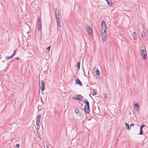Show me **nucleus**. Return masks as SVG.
Here are the masks:
<instances>
[{
	"label": "nucleus",
	"mask_w": 148,
	"mask_h": 148,
	"mask_svg": "<svg viewBox=\"0 0 148 148\" xmlns=\"http://www.w3.org/2000/svg\"><path fill=\"white\" fill-rule=\"evenodd\" d=\"M101 37L102 40L104 42L106 41V25L104 21H102L101 22Z\"/></svg>",
	"instance_id": "obj_1"
},
{
	"label": "nucleus",
	"mask_w": 148,
	"mask_h": 148,
	"mask_svg": "<svg viewBox=\"0 0 148 148\" xmlns=\"http://www.w3.org/2000/svg\"><path fill=\"white\" fill-rule=\"evenodd\" d=\"M142 52H141V54L142 57L143 58V59L145 60L146 59L147 53L146 50H144V49H142Z\"/></svg>",
	"instance_id": "obj_2"
},
{
	"label": "nucleus",
	"mask_w": 148,
	"mask_h": 148,
	"mask_svg": "<svg viewBox=\"0 0 148 148\" xmlns=\"http://www.w3.org/2000/svg\"><path fill=\"white\" fill-rule=\"evenodd\" d=\"M90 109L89 105H85L84 107V110L86 114H88Z\"/></svg>",
	"instance_id": "obj_3"
},
{
	"label": "nucleus",
	"mask_w": 148,
	"mask_h": 148,
	"mask_svg": "<svg viewBox=\"0 0 148 148\" xmlns=\"http://www.w3.org/2000/svg\"><path fill=\"white\" fill-rule=\"evenodd\" d=\"M88 29V33L91 35H92V28L91 27L88 26L87 27Z\"/></svg>",
	"instance_id": "obj_4"
},
{
	"label": "nucleus",
	"mask_w": 148,
	"mask_h": 148,
	"mask_svg": "<svg viewBox=\"0 0 148 148\" xmlns=\"http://www.w3.org/2000/svg\"><path fill=\"white\" fill-rule=\"evenodd\" d=\"M75 112L78 116L81 117L82 116L81 114L77 108L75 109Z\"/></svg>",
	"instance_id": "obj_5"
},
{
	"label": "nucleus",
	"mask_w": 148,
	"mask_h": 148,
	"mask_svg": "<svg viewBox=\"0 0 148 148\" xmlns=\"http://www.w3.org/2000/svg\"><path fill=\"white\" fill-rule=\"evenodd\" d=\"M75 84L79 85L81 86H83L81 82L79 79H76L75 81Z\"/></svg>",
	"instance_id": "obj_6"
},
{
	"label": "nucleus",
	"mask_w": 148,
	"mask_h": 148,
	"mask_svg": "<svg viewBox=\"0 0 148 148\" xmlns=\"http://www.w3.org/2000/svg\"><path fill=\"white\" fill-rule=\"evenodd\" d=\"M41 116V115L40 114H39L36 117V122L38 123H40Z\"/></svg>",
	"instance_id": "obj_7"
},
{
	"label": "nucleus",
	"mask_w": 148,
	"mask_h": 148,
	"mask_svg": "<svg viewBox=\"0 0 148 148\" xmlns=\"http://www.w3.org/2000/svg\"><path fill=\"white\" fill-rule=\"evenodd\" d=\"M147 33V32L146 31L143 30L142 32V36L143 37H145Z\"/></svg>",
	"instance_id": "obj_8"
},
{
	"label": "nucleus",
	"mask_w": 148,
	"mask_h": 148,
	"mask_svg": "<svg viewBox=\"0 0 148 148\" xmlns=\"http://www.w3.org/2000/svg\"><path fill=\"white\" fill-rule=\"evenodd\" d=\"M55 13L56 14V16H59L60 15L59 13V11L58 10V9L57 8H56L55 9Z\"/></svg>",
	"instance_id": "obj_9"
},
{
	"label": "nucleus",
	"mask_w": 148,
	"mask_h": 148,
	"mask_svg": "<svg viewBox=\"0 0 148 148\" xmlns=\"http://www.w3.org/2000/svg\"><path fill=\"white\" fill-rule=\"evenodd\" d=\"M134 107H135V109L136 110H138L139 109V105L137 103L135 104L134 105Z\"/></svg>",
	"instance_id": "obj_10"
},
{
	"label": "nucleus",
	"mask_w": 148,
	"mask_h": 148,
	"mask_svg": "<svg viewBox=\"0 0 148 148\" xmlns=\"http://www.w3.org/2000/svg\"><path fill=\"white\" fill-rule=\"evenodd\" d=\"M77 98H79V99H80H80L78 100L80 101H82L83 99V97H82V95H77Z\"/></svg>",
	"instance_id": "obj_11"
},
{
	"label": "nucleus",
	"mask_w": 148,
	"mask_h": 148,
	"mask_svg": "<svg viewBox=\"0 0 148 148\" xmlns=\"http://www.w3.org/2000/svg\"><path fill=\"white\" fill-rule=\"evenodd\" d=\"M125 127L126 129H128L129 130H130L131 129V127H129V125L127 123H125Z\"/></svg>",
	"instance_id": "obj_12"
},
{
	"label": "nucleus",
	"mask_w": 148,
	"mask_h": 148,
	"mask_svg": "<svg viewBox=\"0 0 148 148\" xmlns=\"http://www.w3.org/2000/svg\"><path fill=\"white\" fill-rule=\"evenodd\" d=\"M132 36L134 39L135 40H137L136 34L135 32H134L133 33Z\"/></svg>",
	"instance_id": "obj_13"
},
{
	"label": "nucleus",
	"mask_w": 148,
	"mask_h": 148,
	"mask_svg": "<svg viewBox=\"0 0 148 148\" xmlns=\"http://www.w3.org/2000/svg\"><path fill=\"white\" fill-rule=\"evenodd\" d=\"M95 74L97 76H99L100 75V72L98 69H97L95 71Z\"/></svg>",
	"instance_id": "obj_14"
},
{
	"label": "nucleus",
	"mask_w": 148,
	"mask_h": 148,
	"mask_svg": "<svg viewBox=\"0 0 148 148\" xmlns=\"http://www.w3.org/2000/svg\"><path fill=\"white\" fill-rule=\"evenodd\" d=\"M108 4L110 6H112V3L111 0H108L106 1Z\"/></svg>",
	"instance_id": "obj_15"
},
{
	"label": "nucleus",
	"mask_w": 148,
	"mask_h": 148,
	"mask_svg": "<svg viewBox=\"0 0 148 148\" xmlns=\"http://www.w3.org/2000/svg\"><path fill=\"white\" fill-rule=\"evenodd\" d=\"M38 123V122H36V127H37L36 129H37V131H38V130H39V128L40 127V125H39V123Z\"/></svg>",
	"instance_id": "obj_16"
},
{
	"label": "nucleus",
	"mask_w": 148,
	"mask_h": 148,
	"mask_svg": "<svg viewBox=\"0 0 148 148\" xmlns=\"http://www.w3.org/2000/svg\"><path fill=\"white\" fill-rule=\"evenodd\" d=\"M84 103H85L86 105H89V103L87 100L86 99H84Z\"/></svg>",
	"instance_id": "obj_17"
},
{
	"label": "nucleus",
	"mask_w": 148,
	"mask_h": 148,
	"mask_svg": "<svg viewBox=\"0 0 148 148\" xmlns=\"http://www.w3.org/2000/svg\"><path fill=\"white\" fill-rule=\"evenodd\" d=\"M80 62H77V67L78 69H79L80 68Z\"/></svg>",
	"instance_id": "obj_18"
},
{
	"label": "nucleus",
	"mask_w": 148,
	"mask_h": 148,
	"mask_svg": "<svg viewBox=\"0 0 148 148\" xmlns=\"http://www.w3.org/2000/svg\"><path fill=\"white\" fill-rule=\"evenodd\" d=\"M13 57L12 56H5V59L6 60H8L9 59H10L11 58H12Z\"/></svg>",
	"instance_id": "obj_19"
},
{
	"label": "nucleus",
	"mask_w": 148,
	"mask_h": 148,
	"mask_svg": "<svg viewBox=\"0 0 148 148\" xmlns=\"http://www.w3.org/2000/svg\"><path fill=\"white\" fill-rule=\"evenodd\" d=\"M57 21H58L57 23H58V26L60 27H61L62 26V25L60 23V20H57Z\"/></svg>",
	"instance_id": "obj_20"
},
{
	"label": "nucleus",
	"mask_w": 148,
	"mask_h": 148,
	"mask_svg": "<svg viewBox=\"0 0 148 148\" xmlns=\"http://www.w3.org/2000/svg\"><path fill=\"white\" fill-rule=\"evenodd\" d=\"M92 95H97L96 92L95 90H93V91L92 92Z\"/></svg>",
	"instance_id": "obj_21"
},
{
	"label": "nucleus",
	"mask_w": 148,
	"mask_h": 148,
	"mask_svg": "<svg viewBox=\"0 0 148 148\" xmlns=\"http://www.w3.org/2000/svg\"><path fill=\"white\" fill-rule=\"evenodd\" d=\"M142 49H144V50H146V48L143 45H141V51H142Z\"/></svg>",
	"instance_id": "obj_22"
},
{
	"label": "nucleus",
	"mask_w": 148,
	"mask_h": 148,
	"mask_svg": "<svg viewBox=\"0 0 148 148\" xmlns=\"http://www.w3.org/2000/svg\"><path fill=\"white\" fill-rule=\"evenodd\" d=\"M38 26H41V24L40 23V20L39 18H38Z\"/></svg>",
	"instance_id": "obj_23"
},
{
	"label": "nucleus",
	"mask_w": 148,
	"mask_h": 148,
	"mask_svg": "<svg viewBox=\"0 0 148 148\" xmlns=\"http://www.w3.org/2000/svg\"><path fill=\"white\" fill-rule=\"evenodd\" d=\"M41 91H42L44 90L45 88V86H41Z\"/></svg>",
	"instance_id": "obj_24"
},
{
	"label": "nucleus",
	"mask_w": 148,
	"mask_h": 148,
	"mask_svg": "<svg viewBox=\"0 0 148 148\" xmlns=\"http://www.w3.org/2000/svg\"><path fill=\"white\" fill-rule=\"evenodd\" d=\"M138 135H143V131L142 129H140V133L138 134Z\"/></svg>",
	"instance_id": "obj_25"
},
{
	"label": "nucleus",
	"mask_w": 148,
	"mask_h": 148,
	"mask_svg": "<svg viewBox=\"0 0 148 148\" xmlns=\"http://www.w3.org/2000/svg\"><path fill=\"white\" fill-rule=\"evenodd\" d=\"M56 17L57 18V20H60V15H59V16L56 15Z\"/></svg>",
	"instance_id": "obj_26"
},
{
	"label": "nucleus",
	"mask_w": 148,
	"mask_h": 148,
	"mask_svg": "<svg viewBox=\"0 0 148 148\" xmlns=\"http://www.w3.org/2000/svg\"><path fill=\"white\" fill-rule=\"evenodd\" d=\"M145 125L144 124H142V125L141 126L140 129H142L143 130V128L145 126Z\"/></svg>",
	"instance_id": "obj_27"
},
{
	"label": "nucleus",
	"mask_w": 148,
	"mask_h": 148,
	"mask_svg": "<svg viewBox=\"0 0 148 148\" xmlns=\"http://www.w3.org/2000/svg\"><path fill=\"white\" fill-rule=\"evenodd\" d=\"M20 146V145L19 144H16V147H17V148H18Z\"/></svg>",
	"instance_id": "obj_28"
},
{
	"label": "nucleus",
	"mask_w": 148,
	"mask_h": 148,
	"mask_svg": "<svg viewBox=\"0 0 148 148\" xmlns=\"http://www.w3.org/2000/svg\"><path fill=\"white\" fill-rule=\"evenodd\" d=\"M41 86H45L44 83L42 80H41Z\"/></svg>",
	"instance_id": "obj_29"
},
{
	"label": "nucleus",
	"mask_w": 148,
	"mask_h": 148,
	"mask_svg": "<svg viewBox=\"0 0 148 148\" xmlns=\"http://www.w3.org/2000/svg\"><path fill=\"white\" fill-rule=\"evenodd\" d=\"M16 50H15L14 52V53H13V54L12 55V57H13V56L15 55V54H16Z\"/></svg>",
	"instance_id": "obj_30"
},
{
	"label": "nucleus",
	"mask_w": 148,
	"mask_h": 148,
	"mask_svg": "<svg viewBox=\"0 0 148 148\" xmlns=\"http://www.w3.org/2000/svg\"><path fill=\"white\" fill-rule=\"evenodd\" d=\"M50 47H51L50 46H49L47 48V50L48 51H49V50L50 49Z\"/></svg>",
	"instance_id": "obj_31"
},
{
	"label": "nucleus",
	"mask_w": 148,
	"mask_h": 148,
	"mask_svg": "<svg viewBox=\"0 0 148 148\" xmlns=\"http://www.w3.org/2000/svg\"><path fill=\"white\" fill-rule=\"evenodd\" d=\"M41 26H38V29L39 30H40L41 29Z\"/></svg>",
	"instance_id": "obj_32"
},
{
	"label": "nucleus",
	"mask_w": 148,
	"mask_h": 148,
	"mask_svg": "<svg viewBox=\"0 0 148 148\" xmlns=\"http://www.w3.org/2000/svg\"><path fill=\"white\" fill-rule=\"evenodd\" d=\"M73 99H74L77 100H79V99H80H80H79L77 98V97H74Z\"/></svg>",
	"instance_id": "obj_33"
},
{
	"label": "nucleus",
	"mask_w": 148,
	"mask_h": 148,
	"mask_svg": "<svg viewBox=\"0 0 148 148\" xmlns=\"http://www.w3.org/2000/svg\"><path fill=\"white\" fill-rule=\"evenodd\" d=\"M104 96L105 98H106V97H107V94H104Z\"/></svg>",
	"instance_id": "obj_34"
},
{
	"label": "nucleus",
	"mask_w": 148,
	"mask_h": 148,
	"mask_svg": "<svg viewBox=\"0 0 148 148\" xmlns=\"http://www.w3.org/2000/svg\"><path fill=\"white\" fill-rule=\"evenodd\" d=\"M130 126H131V127H133L134 126V124L133 123H132V124H131L130 125Z\"/></svg>",
	"instance_id": "obj_35"
},
{
	"label": "nucleus",
	"mask_w": 148,
	"mask_h": 148,
	"mask_svg": "<svg viewBox=\"0 0 148 148\" xmlns=\"http://www.w3.org/2000/svg\"><path fill=\"white\" fill-rule=\"evenodd\" d=\"M15 59L18 60H19V58H15Z\"/></svg>",
	"instance_id": "obj_36"
},
{
	"label": "nucleus",
	"mask_w": 148,
	"mask_h": 148,
	"mask_svg": "<svg viewBox=\"0 0 148 148\" xmlns=\"http://www.w3.org/2000/svg\"><path fill=\"white\" fill-rule=\"evenodd\" d=\"M46 148H49V146L48 145H47Z\"/></svg>",
	"instance_id": "obj_37"
}]
</instances>
